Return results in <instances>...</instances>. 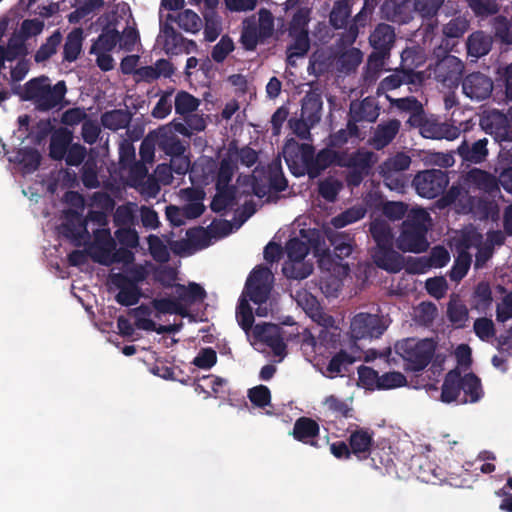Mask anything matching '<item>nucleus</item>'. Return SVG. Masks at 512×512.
Segmentation results:
<instances>
[{
  "label": "nucleus",
  "instance_id": "nucleus-11",
  "mask_svg": "<svg viewBox=\"0 0 512 512\" xmlns=\"http://www.w3.org/2000/svg\"><path fill=\"white\" fill-rule=\"evenodd\" d=\"M253 337L271 348L276 356L285 354L286 344L277 325L272 323L256 324L253 327Z\"/></svg>",
  "mask_w": 512,
  "mask_h": 512
},
{
  "label": "nucleus",
  "instance_id": "nucleus-3",
  "mask_svg": "<svg viewBox=\"0 0 512 512\" xmlns=\"http://www.w3.org/2000/svg\"><path fill=\"white\" fill-rule=\"evenodd\" d=\"M429 213L423 208H414L409 211L403 220L399 236L396 238L397 248L406 253H423L429 248L427 239Z\"/></svg>",
  "mask_w": 512,
  "mask_h": 512
},
{
  "label": "nucleus",
  "instance_id": "nucleus-17",
  "mask_svg": "<svg viewBox=\"0 0 512 512\" xmlns=\"http://www.w3.org/2000/svg\"><path fill=\"white\" fill-rule=\"evenodd\" d=\"M487 144L488 140L486 138L479 139L472 144L463 140L457 148V154L463 162L479 164L485 161L488 156Z\"/></svg>",
  "mask_w": 512,
  "mask_h": 512
},
{
  "label": "nucleus",
  "instance_id": "nucleus-13",
  "mask_svg": "<svg viewBox=\"0 0 512 512\" xmlns=\"http://www.w3.org/2000/svg\"><path fill=\"white\" fill-rule=\"evenodd\" d=\"M480 126L482 129L493 135L496 139L511 140L510 123L508 117L498 110H492L481 117Z\"/></svg>",
  "mask_w": 512,
  "mask_h": 512
},
{
  "label": "nucleus",
  "instance_id": "nucleus-35",
  "mask_svg": "<svg viewBox=\"0 0 512 512\" xmlns=\"http://www.w3.org/2000/svg\"><path fill=\"white\" fill-rule=\"evenodd\" d=\"M468 246L458 251V254L454 260V264L449 272L451 281L459 282L468 273L472 262V256L467 251Z\"/></svg>",
  "mask_w": 512,
  "mask_h": 512
},
{
  "label": "nucleus",
  "instance_id": "nucleus-16",
  "mask_svg": "<svg viewBox=\"0 0 512 512\" xmlns=\"http://www.w3.org/2000/svg\"><path fill=\"white\" fill-rule=\"evenodd\" d=\"M319 433L320 426L318 422L310 417L302 416L296 419L291 434L295 440L318 448L319 445L316 439Z\"/></svg>",
  "mask_w": 512,
  "mask_h": 512
},
{
  "label": "nucleus",
  "instance_id": "nucleus-37",
  "mask_svg": "<svg viewBox=\"0 0 512 512\" xmlns=\"http://www.w3.org/2000/svg\"><path fill=\"white\" fill-rule=\"evenodd\" d=\"M15 162L23 166L27 173L36 171L41 163V154L35 148L24 147L18 149L15 156Z\"/></svg>",
  "mask_w": 512,
  "mask_h": 512
},
{
  "label": "nucleus",
  "instance_id": "nucleus-22",
  "mask_svg": "<svg viewBox=\"0 0 512 512\" xmlns=\"http://www.w3.org/2000/svg\"><path fill=\"white\" fill-rule=\"evenodd\" d=\"M72 139V132L68 129L60 128L56 130L50 138L49 156L53 160H63L70 144L72 143Z\"/></svg>",
  "mask_w": 512,
  "mask_h": 512
},
{
  "label": "nucleus",
  "instance_id": "nucleus-55",
  "mask_svg": "<svg viewBox=\"0 0 512 512\" xmlns=\"http://www.w3.org/2000/svg\"><path fill=\"white\" fill-rule=\"evenodd\" d=\"M235 168L236 166L230 158H223L220 161L215 186L231 187L230 182L233 178Z\"/></svg>",
  "mask_w": 512,
  "mask_h": 512
},
{
  "label": "nucleus",
  "instance_id": "nucleus-57",
  "mask_svg": "<svg viewBox=\"0 0 512 512\" xmlns=\"http://www.w3.org/2000/svg\"><path fill=\"white\" fill-rule=\"evenodd\" d=\"M411 158L404 153H397L395 156L387 159L382 167V171L400 173L407 170L410 167Z\"/></svg>",
  "mask_w": 512,
  "mask_h": 512
},
{
  "label": "nucleus",
  "instance_id": "nucleus-10",
  "mask_svg": "<svg viewBox=\"0 0 512 512\" xmlns=\"http://www.w3.org/2000/svg\"><path fill=\"white\" fill-rule=\"evenodd\" d=\"M462 89L471 100H485L493 91V81L481 72H473L462 80Z\"/></svg>",
  "mask_w": 512,
  "mask_h": 512
},
{
  "label": "nucleus",
  "instance_id": "nucleus-51",
  "mask_svg": "<svg viewBox=\"0 0 512 512\" xmlns=\"http://www.w3.org/2000/svg\"><path fill=\"white\" fill-rule=\"evenodd\" d=\"M199 106V101L193 95L186 91H179L175 97V111L179 115H186L195 111Z\"/></svg>",
  "mask_w": 512,
  "mask_h": 512
},
{
  "label": "nucleus",
  "instance_id": "nucleus-39",
  "mask_svg": "<svg viewBox=\"0 0 512 512\" xmlns=\"http://www.w3.org/2000/svg\"><path fill=\"white\" fill-rule=\"evenodd\" d=\"M363 54L358 48H350L344 51L337 59V66L340 72L349 74L354 72L361 64Z\"/></svg>",
  "mask_w": 512,
  "mask_h": 512
},
{
  "label": "nucleus",
  "instance_id": "nucleus-48",
  "mask_svg": "<svg viewBox=\"0 0 512 512\" xmlns=\"http://www.w3.org/2000/svg\"><path fill=\"white\" fill-rule=\"evenodd\" d=\"M236 319L239 326L248 333L254 324V315L252 307L245 296H241L236 308Z\"/></svg>",
  "mask_w": 512,
  "mask_h": 512
},
{
  "label": "nucleus",
  "instance_id": "nucleus-5",
  "mask_svg": "<svg viewBox=\"0 0 512 512\" xmlns=\"http://www.w3.org/2000/svg\"><path fill=\"white\" fill-rule=\"evenodd\" d=\"M348 443L353 455L359 460H365L370 457L375 468H379L377 464L378 459V462L385 467H388L390 462H392L389 455H387L386 459H383L379 449H372L374 443L373 432L369 429L357 427L356 430L351 432Z\"/></svg>",
  "mask_w": 512,
  "mask_h": 512
},
{
  "label": "nucleus",
  "instance_id": "nucleus-61",
  "mask_svg": "<svg viewBox=\"0 0 512 512\" xmlns=\"http://www.w3.org/2000/svg\"><path fill=\"white\" fill-rule=\"evenodd\" d=\"M149 251L153 259L157 262L164 263L170 258L169 251L163 241L156 235L148 237Z\"/></svg>",
  "mask_w": 512,
  "mask_h": 512
},
{
  "label": "nucleus",
  "instance_id": "nucleus-30",
  "mask_svg": "<svg viewBox=\"0 0 512 512\" xmlns=\"http://www.w3.org/2000/svg\"><path fill=\"white\" fill-rule=\"evenodd\" d=\"M216 194L214 195L210 208L215 213H221L227 208H231L236 204V187H219L215 186Z\"/></svg>",
  "mask_w": 512,
  "mask_h": 512
},
{
  "label": "nucleus",
  "instance_id": "nucleus-46",
  "mask_svg": "<svg viewBox=\"0 0 512 512\" xmlns=\"http://www.w3.org/2000/svg\"><path fill=\"white\" fill-rule=\"evenodd\" d=\"M350 15L351 7L348 0H338L330 13V24L335 29L344 28L348 23Z\"/></svg>",
  "mask_w": 512,
  "mask_h": 512
},
{
  "label": "nucleus",
  "instance_id": "nucleus-24",
  "mask_svg": "<svg viewBox=\"0 0 512 512\" xmlns=\"http://www.w3.org/2000/svg\"><path fill=\"white\" fill-rule=\"evenodd\" d=\"M323 101L319 94L307 93L302 100L301 118L310 125L317 124L321 119Z\"/></svg>",
  "mask_w": 512,
  "mask_h": 512
},
{
  "label": "nucleus",
  "instance_id": "nucleus-56",
  "mask_svg": "<svg viewBox=\"0 0 512 512\" xmlns=\"http://www.w3.org/2000/svg\"><path fill=\"white\" fill-rule=\"evenodd\" d=\"M342 189V183L331 177L325 178L319 182L318 192L321 197L329 202L336 200L340 190Z\"/></svg>",
  "mask_w": 512,
  "mask_h": 512
},
{
  "label": "nucleus",
  "instance_id": "nucleus-9",
  "mask_svg": "<svg viewBox=\"0 0 512 512\" xmlns=\"http://www.w3.org/2000/svg\"><path fill=\"white\" fill-rule=\"evenodd\" d=\"M379 316L359 313L351 321V332L355 339L379 338L385 331Z\"/></svg>",
  "mask_w": 512,
  "mask_h": 512
},
{
  "label": "nucleus",
  "instance_id": "nucleus-28",
  "mask_svg": "<svg viewBox=\"0 0 512 512\" xmlns=\"http://www.w3.org/2000/svg\"><path fill=\"white\" fill-rule=\"evenodd\" d=\"M132 120V114L127 109H114L101 115V123L104 128L112 131L127 128Z\"/></svg>",
  "mask_w": 512,
  "mask_h": 512
},
{
  "label": "nucleus",
  "instance_id": "nucleus-18",
  "mask_svg": "<svg viewBox=\"0 0 512 512\" xmlns=\"http://www.w3.org/2000/svg\"><path fill=\"white\" fill-rule=\"evenodd\" d=\"M162 32L165 37L164 49L167 54H179L183 51L189 53L190 47L196 48V43L193 40H187L169 24L163 26Z\"/></svg>",
  "mask_w": 512,
  "mask_h": 512
},
{
  "label": "nucleus",
  "instance_id": "nucleus-63",
  "mask_svg": "<svg viewBox=\"0 0 512 512\" xmlns=\"http://www.w3.org/2000/svg\"><path fill=\"white\" fill-rule=\"evenodd\" d=\"M476 16L487 17L498 13L499 6L494 0H467Z\"/></svg>",
  "mask_w": 512,
  "mask_h": 512
},
{
  "label": "nucleus",
  "instance_id": "nucleus-26",
  "mask_svg": "<svg viewBox=\"0 0 512 512\" xmlns=\"http://www.w3.org/2000/svg\"><path fill=\"white\" fill-rule=\"evenodd\" d=\"M462 375L458 369L449 371L443 381L441 388V400L445 403L455 401L462 391Z\"/></svg>",
  "mask_w": 512,
  "mask_h": 512
},
{
  "label": "nucleus",
  "instance_id": "nucleus-36",
  "mask_svg": "<svg viewBox=\"0 0 512 512\" xmlns=\"http://www.w3.org/2000/svg\"><path fill=\"white\" fill-rule=\"evenodd\" d=\"M282 272L288 279L303 280L313 272V265L303 260H288L283 264Z\"/></svg>",
  "mask_w": 512,
  "mask_h": 512
},
{
  "label": "nucleus",
  "instance_id": "nucleus-43",
  "mask_svg": "<svg viewBox=\"0 0 512 512\" xmlns=\"http://www.w3.org/2000/svg\"><path fill=\"white\" fill-rule=\"evenodd\" d=\"M462 391L469 397L471 403L479 401L483 396V390L480 378L470 372L462 376L461 380Z\"/></svg>",
  "mask_w": 512,
  "mask_h": 512
},
{
  "label": "nucleus",
  "instance_id": "nucleus-38",
  "mask_svg": "<svg viewBox=\"0 0 512 512\" xmlns=\"http://www.w3.org/2000/svg\"><path fill=\"white\" fill-rule=\"evenodd\" d=\"M153 308L160 314H176L182 317L188 315V309L177 298H155L151 302Z\"/></svg>",
  "mask_w": 512,
  "mask_h": 512
},
{
  "label": "nucleus",
  "instance_id": "nucleus-4",
  "mask_svg": "<svg viewBox=\"0 0 512 512\" xmlns=\"http://www.w3.org/2000/svg\"><path fill=\"white\" fill-rule=\"evenodd\" d=\"M395 350L405 361L406 370L420 372L430 364L436 351V342L429 338H406L396 343Z\"/></svg>",
  "mask_w": 512,
  "mask_h": 512
},
{
  "label": "nucleus",
  "instance_id": "nucleus-58",
  "mask_svg": "<svg viewBox=\"0 0 512 512\" xmlns=\"http://www.w3.org/2000/svg\"><path fill=\"white\" fill-rule=\"evenodd\" d=\"M469 28V22L462 17L451 19L443 26V35L448 38H461Z\"/></svg>",
  "mask_w": 512,
  "mask_h": 512
},
{
  "label": "nucleus",
  "instance_id": "nucleus-31",
  "mask_svg": "<svg viewBox=\"0 0 512 512\" xmlns=\"http://www.w3.org/2000/svg\"><path fill=\"white\" fill-rule=\"evenodd\" d=\"M83 42L82 28H74L68 33L63 46V61L74 62L78 59Z\"/></svg>",
  "mask_w": 512,
  "mask_h": 512
},
{
  "label": "nucleus",
  "instance_id": "nucleus-40",
  "mask_svg": "<svg viewBox=\"0 0 512 512\" xmlns=\"http://www.w3.org/2000/svg\"><path fill=\"white\" fill-rule=\"evenodd\" d=\"M62 41V34L59 30H56L46 39L39 49L34 54V60L36 63H43L50 59L56 52L57 48Z\"/></svg>",
  "mask_w": 512,
  "mask_h": 512
},
{
  "label": "nucleus",
  "instance_id": "nucleus-21",
  "mask_svg": "<svg viewBox=\"0 0 512 512\" xmlns=\"http://www.w3.org/2000/svg\"><path fill=\"white\" fill-rule=\"evenodd\" d=\"M390 103L392 107L397 108L401 112H407L410 114L407 124L412 125H420L419 121L421 120L422 113L424 112V107L422 103L414 96H408L403 98L390 99Z\"/></svg>",
  "mask_w": 512,
  "mask_h": 512
},
{
  "label": "nucleus",
  "instance_id": "nucleus-53",
  "mask_svg": "<svg viewBox=\"0 0 512 512\" xmlns=\"http://www.w3.org/2000/svg\"><path fill=\"white\" fill-rule=\"evenodd\" d=\"M407 379L401 372L391 371L379 375L378 390H389L406 385Z\"/></svg>",
  "mask_w": 512,
  "mask_h": 512
},
{
  "label": "nucleus",
  "instance_id": "nucleus-8",
  "mask_svg": "<svg viewBox=\"0 0 512 512\" xmlns=\"http://www.w3.org/2000/svg\"><path fill=\"white\" fill-rule=\"evenodd\" d=\"M448 184V175L440 169L419 172L413 179V185L418 195L428 199L440 196Z\"/></svg>",
  "mask_w": 512,
  "mask_h": 512
},
{
  "label": "nucleus",
  "instance_id": "nucleus-32",
  "mask_svg": "<svg viewBox=\"0 0 512 512\" xmlns=\"http://www.w3.org/2000/svg\"><path fill=\"white\" fill-rule=\"evenodd\" d=\"M492 46L491 37L483 31L473 32L467 39L468 54L479 58L487 55Z\"/></svg>",
  "mask_w": 512,
  "mask_h": 512
},
{
  "label": "nucleus",
  "instance_id": "nucleus-29",
  "mask_svg": "<svg viewBox=\"0 0 512 512\" xmlns=\"http://www.w3.org/2000/svg\"><path fill=\"white\" fill-rule=\"evenodd\" d=\"M67 218L61 225V234L70 240L77 241L82 237L85 228V221L81 215L75 210H68Z\"/></svg>",
  "mask_w": 512,
  "mask_h": 512
},
{
  "label": "nucleus",
  "instance_id": "nucleus-2",
  "mask_svg": "<svg viewBox=\"0 0 512 512\" xmlns=\"http://www.w3.org/2000/svg\"><path fill=\"white\" fill-rule=\"evenodd\" d=\"M66 93L65 81L52 85L48 76L41 75L27 81L20 96L22 100L32 102L37 111L48 112L62 107Z\"/></svg>",
  "mask_w": 512,
  "mask_h": 512
},
{
  "label": "nucleus",
  "instance_id": "nucleus-25",
  "mask_svg": "<svg viewBox=\"0 0 512 512\" xmlns=\"http://www.w3.org/2000/svg\"><path fill=\"white\" fill-rule=\"evenodd\" d=\"M367 106H371V102L368 99H364L361 101L359 107L356 110L351 109L350 117L347 121L345 132H349V136L351 138H358L360 135V130L357 125L358 122L366 120L369 122H373L378 117V112L372 111L370 114L365 115L364 111Z\"/></svg>",
  "mask_w": 512,
  "mask_h": 512
},
{
  "label": "nucleus",
  "instance_id": "nucleus-15",
  "mask_svg": "<svg viewBox=\"0 0 512 512\" xmlns=\"http://www.w3.org/2000/svg\"><path fill=\"white\" fill-rule=\"evenodd\" d=\"M107 246V248L101 247L99 249V254L94 256V260L96 262L102 265H110L112 263L129 265L134 262L135 255L130 250L131 248L121 246L120 248L115 249L116 243L112 238L108 240Z\"/></svg>",
  "mask_w": 512,
  "mask_h": 512
},
{
  "label": "nucleus",
  "instance_id": "nucleus-42",
  "mask_svg": "<svg viewBox=\"0 0 512 512\" xmlns=\"http://www.w3.org/2000/svg\"><path fill=\"white\" fill-rule=\"evenodd\" d=\"M157 144L165 154L170 157L180 156L185 153V146L180 139L174 134H160L157 138Z\"/></svg>",
  "mask_w": 512,
  "mask_h": 512
},
{
  "label": "nucleus",
  "instance_id": "nucleus-47",
  "mask_svg": "<svg viewBox=\"0 0 512 512\" xmlns=\"http://www.w3.org/2000/svg\"><path fill=\"white\" fill-rule=\"evenodd\" d=\"M365 214V208H363L362 206H354L349 209H346L339 215L333 217L331 219V224L333 225L334 228L340 229L349 224L361 220L362 218H364Z\"/></svg>",
  "mask_w": 512,
  "mask_h": 512
},
{
  "label": "nucleus",
  "instance_id": "nucleus-52",
  "mask_svg": "<svg viewBox=\"0 0 512 512\" xmlns=\"http://www.w3.org/2000/svg\"><path fill=\"white\" fill-rule=\"evenodd\" d=\"M153 279L164 288H174L178 279V272L171 266H161L154 270Z\"/></svg>",
  "mask_w": 512,
  "mask_h": 512
},
{
  "label": "nucleus",
  "instance_id": "nucleus-54",
  "mask_svg": "<svg viewBox=\"0 0 512 512\" xmlns=\"http://www.w3.org/2000/svg\"><path fill=\"white\" fill-rule=\"evenodd\" d=\"M270 294V286L268 284L246 286L241 296H245L249 301L261 305L265 303Z\"/></svg>",
  "mask_w": 512,
  "mask_h": 512
},
{
  "label": "nucleus",
  "instance_id": "nucleus-60",
  "mask_svg": "<svg viewBox=\"0 0 512 512\" xmlns=\"http://www.w3.org/2000/svg\"><path fill=\"white\" fill-rule=\"evenodd\" d=\"M354 362L353 357L344 350L336 353L328 363L327 371L332 375H338L343 370H347V366Z\"/></svg>",
  "mask_w": 512,
  "mask_h": 512
},
{
  "label": "nucleus",
  "instance_id": "nucleus-19",
  "mask_svg": "<svg viewBox=\"0 0 512 512\" xmlns=\"http://www.w3.org/2000/svg\"><path fill=\"white\" fill-rule=\"evenodd\" d=\"M370 43L382 55L387 54L395 42L394 28L385 23L378 24L370 35Z\"/></svg>",
  "mask_w": 512,
  "mask_h": 512
},
{
  "label": "nucleus",
  "instance_id": "nucleus-59",
  "mask_svg": "<svg viewBox=\"0 0 512 512\" xmlns=\"http://www.w3.org/2000/svg\"><path fill=\"white\" fill-rule=\"evenodd\" d=\"M447 317L450 322L456 324L458 327H464L469 317L468 309L460 302L451 301L447 307Z\"/></svg>",
  "mask_w": 512,
  "mask_h": 512
},
{
  "label": "nucleus",
  "instance_id": "nucleus-41",
  "mask_svg": "<svg viewBox=\"0 0 512 512\" xmlns=\"http://www.w3.org/2000/svg\"><path fill=\"white\" fill-rule=\"evenodd\" d=\"M0 48L3 49V55L9 62H12L19 57L25 58L29 53L24 39L20 36L10 37L7 44L0 45Z\"/></svg>",
  "mask_w": 512,
  "mask_h": 512
},
{
  "label": "nucleus",
  "instance_id": "nucleus-34",
  "mask_svg": "<svg viewBox=\"0 0 512 512\" xmlns=\"http://www.w3.org/2000/svg\"><path fill=\"white\" fill-rule=\"evenodd\" d=\"M369 232L376 243L375 247L393 244L394 235L390 224L384 219H375L370 223Z\"/></svg>",
  "mask_w": 512,
  "mask_h": 512
},
{
  "label": "nucleus",
  "instance_id": "nucleus-7",
  "mask_svg": "<svg viewBox=\"0 0 512 512\" xmlns=\"http://www.w3.org/2000/svg\"><path fill=\"white\" fill-rule=\"evenodd\" d=\"M464 68V63L453 55H444L436 61L434 66L430 65L434 79L447 89L458 87Z\"/></svg>",
  "mask_w": 512,
  "mask_h": 512
},
{
  "label": "nucleus",
  "instance_id": "nucleus-33",
  "mask_svg": "<svg viewBox=\"0 0 512 512\" xmlns=\"http://www.w3.org/2000/svg\"><path fill=\"white\" fill-rule=\"evenodd\" d=\"M121 41V34L116 29L106 26L98 38L92 43L89 53L110 52L118 42Z\"/></svg>",
  "mask_w": 512,
  "mask_h": 512
},
{
  "label": "nucleus",
  "instance_id": "nucleus-50",
  "mask_svg": "<svg viewBox=\"0 0 512 512\" xmlns=\"http://www.w3.org/2000/svg\"><path fill=\"white\" fill-rule=\"evenodd\" d=\"M324 405L336 417L353 418L354 410L350 403L338 398L335 395L327 396L324 400Z\"/></svg>",
  "mask_w": 512,
  "mask_h": 512
},
{
  "label": "nucleus",
  "instance_id": "nucleus-45",
  "mask_svg": "<svg viewBox=\"0 0 512 512\" xmlns=\"http://www.w3.org/2000/svg\"><path fill=\"white\" fill-rule=\"evenodd\" d=\"M240 42L247 51H254L259 43L258 24L254 20H246L243 23Z\"/></svg>",
  "mask_w": 512,
  "mask_h": 512
},
{
  "label": "nucleus",
  "instance_id": "nucleus-1",
  "mask_svg": "<svg viewBox=\"0 0 512 512\" xmlns=\"http://www.w3.org/2000/svg\"><path fill=\"white\" fill-rule=\"evenodd\" d=\"M350 138L349 132L344 129L331 133L325 140V147L317 153L313 145L291 140L284 147V158L293 175L307 174L311 179L320 176L329 167L346 168L345 183L353 189L371 174L377 155L365 148L349 152L344 146Z\"/></svg>",
  "mask_w": 512,
  "mask_h": 512
},
{
  "label": "nucleus",
  "instance_id": "nucleus-44",
  "mask_svg": "<svg viewBox=\"0 0 512 512\" xmlns=\"http://www.w3.org/2000/svg\"><path fill=\"white\" fill-rule=\"evenodd\" d=\"M167 20H174L181 29L190 33L198 32L201 24L200 17L190 9H186L178 13L176 18L171 14H168Z\"/></svg>",
  "mask_w": 512,
  "mask_h": 512
},
{
  "label": "nucleus",
  "instance_id": "nucleus-49",
  "mask_svg": "<svg viewBox=\"0 0 512 512\" xmlns=\"http://www.w3.org/2000/svg\"><path fill=\"white\" fill-rule=\"evenodd\" d=\"M293 38V42L287 48V59L291 62L292 58H300L306 55L310 48V40L308 33L289 34Z\"/></svg>",
  "mask_w": 512,
  "mask_h": 512
},
{
  "label": "nucleus",
  "instance_id": "nucleus-6",
  "mask_svg": "<svg viewBox=\"0 0 512 512\" xmlns=\"http://www.w3.org/2000/svg\"><path fill=\"white\" fill-rule=\"evenodd\" d=\"M287 187L288 181L284 176L281 162L277 160L272 161L252 182V191L259 198L265 197L271 191L282 192Z\"/></svg>",
  "mask_w": 512,
  "mask_h": 512
},
{
  "label": "nucleus",
  "instance_id": "nucleus-20",
  "mask_svg": "<svg viewBox=\"0 0 512 512\" xmlns=\"http://www.w3.org/2000/svg\"><path fill=\"white\" fill-rule=\"evenodd\" d=\"M400 127L401 123L397 119H391L388 122L379 124L371 140L373 147L380 150L389 145L396 137Z\"/></svg>",
  "mask_w": 512,
  "mask_h": 512
},
{
  "label": "nucleus",
  "instance_id": "nucleus-27",
  "mask_svg": "<svg viewBox=\"0 0 512 512\" xmlns=\"http://www.w3.org/2000/svg\"><path fill=\"white\" fill-rule=\"evenodd\" d=\"M175 295L177 300L184 304H194L203 301L206 298L205 289L198 283L190 282L187 286L184 284L175 285Z\"/></svg>",
  "mask_w": 512,
  "mask_h": 512
},
{
  "label": "nucleus",
  "instance_id": "nucleus-14",
  "mask_svg": "<svg viewBox=\"0 0 512 512\" xmlns=\"http://www.w3.org/2000/svg\"><path fill=\"white\" fill-rule=\"evenodd\" d=\"M111 283L119 289L115 296L118 304L126 307L137 304L142 296L139 286L130 285L126 274L113 273L110 276Z\"/></svg>",
  "mask_w": 512,
  "mask_h": 512
},
{
  "label": "nucleus",
  "instance_id": "nucleus-12",
  "mask_svg": "<svg viewBox=\"0 0 512 512\" xmlns=\"http://www.w3.org/2000/svg\"><path fill=\"white\" fill-rule=\"evenodd\" d=\"M371 257L377 267L389 273H398L404 268V258L393 249V244L374 247Z\"/></svg>",
  "mask_w": 512,
  "mask_h": 512
},
{
  "label": "nucleus",
  "instance_id": "nucleus-62",
  "mask_svg": "<svg viewBox=\"0 0 512 512\" xmlns=\"http://www.w3.org/2000/svg\"><path fill=\"white\" fill-rule=\"evenodd\" d=\"M285 248L288 260H304L309 252L308 245L297 237L289 239Z\"/></svg>",
  "mask_w": 512,
  "mask_h": 512
},
{
  "label": "nucleus",
  "instance_id": "nucleus-23",
  "mask_svg": "<svg viewBox=\"0 0 512 512\" xmlns=\"http://www.w3.org/2000/svg\"><path fill=\"white\" fill-rule=\"evenodd\" d=\"M466 180L470 186L485 193L491 194L499 189L497 178L489 172L478 168L471 169L467 173Z\"/></svg>",
  "mask_w": 512,
  "mask_h": 512
},
{
  "label": "nucleus",
  "instance_id": "nucleus-64",
  "mask_svg": "<svg viewBox=\"0 0 512 512\" xmlns=\"http://www.w3.org/2000/svg\"><path fill=\"white\" fill-rule=\"evenodd\" d=\"M248 398L253 405L264 408L271 402V392L267 386L258 385L249 389Z\"/></svg>",
  "mask_w": 512,
  "mask_h": 512
}]
</instances>
